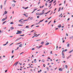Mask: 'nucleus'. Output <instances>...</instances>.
Segmentation results:
<instances>
[{"label": "nucleus", "mask_w": 73, "mask_h": 73, "mask_svg": "<svg viewBox=\"0 0 73 73\" xmlns=\"http://www.w3.org/2000/svg\"><path fill=\"white\" fill-rule=\"evenodd\" d=\"M57 29H58V28H56L55 29L56 30H57Z\"/></svg>", "instance_id": "58"}, {"label": "nucleus", "mask_w": 73, "mask_h": 73, "mask_svg": "<svg viewBox=\"0 0 73 73\" xmlns=\"http://www.w3.org/2000/svg\"><path fill=\"white\" fill-rule=\"evenodd\" d=\"M51 17H50V18H48V20H49V19H50V18H51Z\"/></svg>", "instance_id": "41"}, {"label": "nucleus", "mask_w": 73, "mask_h": 73, "mask_svg": "<svg viewBox=\"0 0 73 73\" xmlns=\"http://www.w3.org/2000/svg\"><path fill=\"white\" fill-rule=\"evenodd\" d=\"M65 68H66V69L68 68V66L67 65H66L65 66Z\"/></svg>", "instance_id": "17"}, {"label": "nucleus", "mask_w": 73, "mask_h": 73, "mask_svg": "<svg viewBox=\"0 0 73 73\" xmlns=\"http://www.w3.org/2000/svg\"><path fill=\"white\" fill-rule=\"evenodd\" d=\"M34 62L35 63L37 62V61H36V59L34 60Z\"/></svg>", "instance_id": "13"}, {"label": "nucleus", "mask_w": 73, "mask_h": 73, "mask_svg": "<svg viewBox=\"0 0 73 73\" xmlns=\"http://www.w3.org/2000/svg\"><path fill=\"white\" fill-rule=\"evenodd\" d=\"M28 27H29V26H26V28H28Z\"/></svg>", "instance_id": "57"}, {"label": "nucleus", "mask_w": 73, "mask_h": 73, "mask_svg": "<svg viewBox=\"0 0 73 73\" xmlns=\"http://www.w3.org/2000/svg\"><path fill=\"white\" fill-rule=\"evenodd\" d=\"M58 27L59 28H61V24L59 25H58Z\"/></svg>", "instance_id": "5"}, {"label": "nucleus", "mask_w": 73, "mask_h": 73, "mask_svg": "<svg viewBox=\"0 0 73 73\" xmlns=\"http://www.w3.org/2000/svg\"><path fill=\"white\" fill-rule=\"evenodd\" d=\"M69 45H70V44L69 43L67 45V47H69Z\"/></svg>", "instance_id": "14"}, {"label": "nucleus", "mask_w": 73, "mask_h": 73, "mask_svg": "<svg viewBox=\"0 0 73 73\" xmlns=\"http://www.w3.org/2000/svg\"><path fill=\"white\" fill-rule=\"evenodd\" d=\"M7 19V17H6L5 18H4V19H3L2 20V21H4L5 20H6V19Z\"/></svg>", "instance_id": "3"}, {"label": "nucleus", "mask_w": 73, "mask_h": 73, "mask_svg": "<svg viewBox=\"0 0 73 73\" xmlns=\"http://www.w3.org/2000/svg\"><path fill=\"white\" fill-rule=\"evenodd\" d=\"M28 19L25 20L23 21H28Z\"/></svg>", "instance_id": "35"}, {"label": "nucleus", "mask_w": 73, "mask_h": 73, "mask_svg": "<svg viewBox=\"0 0 73 73\" xmlns=\"http://www.w3.org/2000/svg\"><path fill=\"white\" fill-rule=\"evenodd\" d=\"M44 6H42V7H41V6L40 7V8H43V7H44Z\"/></svg>", "instance_id": "31"}, {"label": "nucleus", "mask_w": 73, "mask_h": 73, "mask_svg": "<svg viewBox=\"0 0 73 73\" xmlns=\"http://www.w3.org/2000/svg\"><path fill=\"white\" fill-rule=\"evenodd\" d=\"M13 44V43H11V44L10 45V46H11V45H12V44Z\"/></svg>", "instance_id": "46"}, {"label": "nucleus", "mask_w": 73, "mask_h": 73, "mask_svg": "<svg viewBox=\"0 0 73 73\" xmlns=\"http://www.w3.org/2000/svg\"><path fill=\"white\" fill-rule=\"evenodd\" d=\"M39 13H36V15H38V14H39Z\"/></svg>", "instance_id": "34"}, {"label": "nucleus", "mask_w": 73, "mask_h": 73, "mask_svg": "<svg viewBox=\"0 0 73 73\" xmlns=\"http://www.w3.org/2000/svg\"><path fill=\"white\" fill-rule=\"evenodd\" d=\"M13 44V43H11V44L10 45V46H11V45H12V44Z\"/></svg>", "instance_id": "47"}, {"label": "nucleus", "mask_w": 73, "mask_h": 73, "mask_svg": "<svg viewBox=\"0 0 73 73\" xmlns=\"http://www.w3.org/2000/svg\"><path fill=\"white\" fill-rule=\"evenodd\" d=\"M21 38V37L19 38H17V39L15 40V41H18V40H20Z\"/></svg>", "instance_id": "2"}, {"label": "nucleus", "mask_w": 73, "mask_h": 73, "mask_svg": "<svg viewBox=\"0 0 73 73\" xmlns=\"http://www.w3.org/2000/svg\"><path fill=\"white\" fill-rule=\"evenodd\" d=\"M21 42H20L19 43H17V44H21Z\"/></svg>", "instance_id": "54"}, {"label": "nucleus", "mask_w": 73, "mask_h": 73, "mask_svg": "<svg viewBox=\"0 0 73 73\" xmlns=\"http://www.w3.org/2000/svg\"><path fill=\"white\" fill-rule=\"evenodd\" d=\"M19 62H16V63H15V64L13 65V66H14L15 65V66H17V64H18V63Z\"/></svg>", "instance_id": "7"}, {"label": "nucleus", "mask_w": 73, "mask_h": 73, "mask_svg": "<svg viewBox=\"0 0 73 73\" xmlns=\"http://www.w3.org/2000/svg\"><path fill=\"white\" fill-rule=\"evenodd\" d=\"M14 57V55L13 56H11V58H13V57Z\"/></svg>", "instance_id": "44"}, {"label": "nucleus", "mask_w": 73, "mask_h": 73, "mask_svg": "<svg viewBox=\"0 0 73 73\" xmlns=\"http://www.w3.org/2000/svg\"><path fill=\"white\" fill-rule=\"evenodd\" d=\"M34 25H32L31 27H33V26H34Z\"/></svg>", "instance_id": "49"}, {"label": "nucleus", "mask_w": 73, "mask_h": 73, "mask_svg": "<svg viewBox=\"0 0 73 73\" xmlns=\"http://www.w3.org/2000/svg\"><path fill=\"white\" fill-rule=\"evenodd\" d=\"M24 20V19H20L19 21V22H20L22 20Z\"/></svg>", "instance_id": "15"}, {"label": "nucleus", "mask_w": 73, "mask_h": 73, "mask_svg": "<svg viewBox=\"0 0 73 73\" xmlns=\"http://www.w3.org/2000/svg\"><path fill=\"white\" fill-rule=\"evenodd\" d=\"M13 1L14 2V3H16V1Z\"/></svg>", "instance_id": "50"}, {"label": "nucleus", "mask_w": 73, "mask_h": 73, "mask_svg": "<svg viewBox=\"0 0 73 73\" xmlns=\"http://www.w3.org/2000/svg\"><path fill=\"white\" fill-rule=\"evenodd\" d=\"M7 1V0H6L5 1V3H4V4L5 5V4H6V2Z\"/></svg>", "instance_id": "23"}, {"label": "nucleus", "mask_w": 73, "mask_h": 73, "mask_svg": "<svg viewBox=\"0 0 73 73\" xmlns=\"http://www.w3.org/2000/svg\"><path fill=\"white\" fill-rule=\"evenodd\" d=\"M12 6L13 7H14L15 6V4H13L12 5Z\"/></svg>", "instance_id": "19"}, {"label": "nucleus", "mask_w": 73, "mask_h": 73, "mask_svg": "<svg viewBox=\"0 0 73 73\" xmlns=\"http://www.w3.org/2000/svg\"><path fill=\"white\" fill-rule=\"evenodd\" d=\"M51 21H50L48 24V25H49V24H50V22H51Z\"/></svg>", "instance_id": "51"}, {"label": "nucleus", "mask_w": 73, "mask_h": 73, "mask_svg": "<svg viewBox=\"0 0 73 73\" xmlns=\"http://www.w3.org/2000/svg\"><path fill=\"white\" fill-rule=\"evenodd\" d=\"M44 14V12H43L42 13H40V15H43V14Z\"/></svg>", "instance_id": "9"}, {"label": "nucleus", "mask_w": 73, "mask_h": 73, "mask_svg": "<svg viewBox=\"0 0 73 73\" xmlns=\"http://www.w3.org/2000/svg\"><path fill=\"white\" fill-rule=\"evenodd\" d=\"M23 53H24V52L21 53L20 54H20H23Z\"/></svg>", "instance_id": "61"}, {"label": "nucleus", "mask_w": 73, "mask_h": 73, "mask_svg": "<svg viewBox=\"0 0 73 73\" xmlns=\"http://www.w3.org/2000/svg\"><path fill=\"white\" fill-rule=\"evenodd\" d=\"M23 15H24V16H26V15H25V14H23Z\"/></svg>", "instance_id": "63"}, {"label": "nucleus", "mask_w": 73, "mask_h": 73, "mask_svg": "<svg viewBox=\"0 0 73 73\" xmlns=\"http://www.w3.org/2000/svg\"><path fill=\"white\" fill-rule=\"evenodd\" d=\"M67 50H67V49H66L65 50H63L62 51V53H64V52H66V51H67Z\"/></svg>", "instance_id": "6"}, {"label": "nucleus", "mask_w": 73, "mask_h": 73, "mask_svg": "<svg viewBox=\"0 0 73 73\" xmlns=\"http://www.w3.org/2000/svg\"><path fill=\"white\" fill-rule=\"evenodd\" d=\"M72 56V55H70L69 56H68V57H67V59H69V58L70 57H71V56Z\"/></svg>", "instance_id": "8"}, {"label": "nucleus", "mask_w": 73, "mask_h": 73, "mask_svg": "<svg viewBox=\"0 0 73 73\" xmlns=\"http://www.w3.org/2000/svg\"><path fill=\"white\" fill-rule=\"evenodd\" d=\"M13 52H14L13 50H12V54H13Z\"/></svg>", "instance_id": "36"}, {"label": "nucleus", "mask_w": 73, "mask_h": 73, "mask_svg": "<svg viewBox=\"0 0 73 73\" xmlns=\"http://www.w3.org/2000/svg\"><path fill=\"white\" fill-rule=\"evenodd\" d=\"M62 57L63 58H65V56L63 55L62 56Z\"/></svg>", "instance_id": "30"}, {"label": "nucleus", "mask_w": 73, "mask_h": 73, "mask_svg": "<svg viewBox=\"0 0 73 73\" xmlns=\"http://www.w3.org/2000/svg\"><path fill=\"white\" fill-rule=\"evenodd\" d=\"M51 4H52V3H51V4H50V6H48V7H49H49H50V6H51Z\"/></svg>", "instance_id": "33"}, {"label": "nucleus", "mask_w": 73, "mask_h": 73, "mask_svg": "<svg viewBox=\"0 0 73 73\" xmlns=\"http://www.w3.org/2000/svg\"><path fill=\"white\" fill-rule=\"evenodd\" d=\"M20 36H24V34H23V35H20Z\"/></svg>", "instance_id": "32"}, {"label": "nucleus", "mask_w": 73, "mask_h": 73, "mask_svg": "<svg viewBox=\"0 0 73 73\" xmlns=\"http://www.w3.org/2000/svg\"><path fill=\"white\" fill-rule=\"evenodd\" d=\"M62 56H64V55H65V54H64V53L62 52Z\"/></svg>", "instance_id": "29"}, {"label": "nucleus", "mask_w": 73, "mask_h": 73, "mask_svg": "<svg viewBox=\"0 0 73 73\" xmlns=\"http://www.w3.org/2000/svg\"><path fill=\"white\" fill-rule=\"evenodd\" d=\"M42 62H45V60L44 59H43L42 60Z\"/></svg>", "instance_id": "18"}, {"label": "nucleus", "mask_w": 73, "mask_h": 73, "mask_svg": "<svg viewBox=\"0 0 73 73\" xmlns=\"http://www.w3.org/2000/svg\"><path fill=\"white\" fill-rule=\"evenodd\" d=\"M56 2V1H54L53 3V4H54V3H55Z\"/></svg>", "instance_id": "43"}, {"label": "nucleus", "mask_w": 73, "mask_h": 73, "mask_svg": "<svg viewBox=\"0 0 73 73\" xmlns=\"http://www.w3.org/2000/svg\"><path fill=\"white\" fill-rule=\"evenodd\" d=\"M23 45V44H21L19 46V47H21V46H23L22 45Z\"/></svg>", "instance_id": "25"}, {"label": "nucleus", "mask_w": 73, "mask_h": 73, "mask_svg": "<svg viewBox=\"0 0 73 73\" xmlns=\"http://www.w3.org/2000/svg\"><path fill=\"white\" fill-rule=\"evenodd\" d=\"M4 13H5V14L6 15V14H7V11H5V12Z\"/></svg>", "instance_id": "21"}, {"label": "nucleus", "mask_w": 73, "mask_h": 73, "mask_svg": "<svg viewBox=\"0 0 73 73\" xmlns=\"http://www.w3.org/2000/svg\"><path fill=\"white\" fill-rule=\"evenodd\" d=\"M44 42H41L40 44H44Z\"/></svg>", "instance_id": "24"}, {"label": "nucleus", "mask_w": 73, "mask_h": 73, "mask_svg": "<svg viewBox=\"0 0 73 73\" xmlns=\"http://www.w3.org/2000/svg\"><path fill=\"white\" fill-rule=\"evenodd\" d=\"M53 1V0H52L49 3H51Z\"/></svg>", "instance_id": "22"}, {"label": "nucleus", "mask_w": 73, "mask_h": 73, "mask_svg": "<svg viewBox=\"0 0 73 73\" xmlns=\"http://www.w3.org/2000/svg\"><path fill=\"white\" fill-rule=\"evenodd\" d=\"M7 72V70H6L5 71V73H6V72Z\"/></svg>", "instance_id": "60"}, {"label": "nucleus", "mask_w": 73, "mask_h": 73, "mask_svg": "<svg viewBox=\"0 0 73 73\" xmlns=\"http://www.w3.org/2000/svg\"><path fill=\"white\" fill-rule=\"evenodd\" d=\"M10 24H14V23H13V22H11L10 23Z\"/></svg>", "instance_id": "26"}, {"label": "nucleus", "mask_w": 73, "mask_h": 73, "mask_svg": "<svg viewBox=\"0 0 73 73\" xmlns=\"http://www.w3.org/2000/svg\"><path fill=\"white\" fill-rule=\"evenodd\" d=\"M66 35L67 36H68V34L67 33H66Z\"/></svg>", "instance_id": "38"}, {"label": "nucleus", "mask_w": 73, "mask_h": 73, "mask_svg": "<svg viewBox=\"0 0 73 73\" xmlns=\"http://www.w3.org/2000/svg\"><path fill=\"white\" fill-rule=\"evenodd\" d=\"M40 17L39 16H37V18L38 19Z\"/></svg>", "instance_id": "48"}, {"label": "nucleus", "mask_w": 73, "mask_h": 73, "mask_svg": "<svg viewBox=\"0 0 73 73\" xmlns=\"http://www.w3.org/2000/svg\"><path fill=\"white\" fill-rule=\"evenodd\" d=\"M2 7H3V6L2 5H1V9H2Z\"/></svg>", "instance_id": "39"}, {"label": "nucleus", "mask_w": 73, "mask_h": 73, "mask_svg": "<svg viewBox=\"0 0 73 73\" xmlns=\"http://www.w3.org/2000/svg\"><path fill=\"white\" fill-rule=\"evenodd\" d=\"M63 62L64 63H65V62H66L65 61H63Z\"/></svg>", "instance_id": "56"}, {"label": "nucleus", "mask_w": 73, "mask_h": 73, "mask_svg": "<svg viewBox=\"0 0 73 73\" xmlns=\"http://www.w3.org/2000/svg\"><path fill=\"white\" fill-rule=\"evenodd\" d=\"M50 54H52V51H51L50 52Z\"/></svg>", "instance_id": "40"}, {"label": "nucleus", "mask_w": 73, "mask_h": 73, "mask_svg": "<svg viewBox=\"0 0 73 73\" xmlns=\"http://www.w3.org/2000/svg\"><path fill=\"white\" fill-rule=\"evenodd\" d=\"M17 33H16V34H21L22 33V32L21 31H17Z\"/></svg>", "instance_id": "1"}, {"label": "nucleus", "mask_w": 73, "mask_h": 73, "mask_svg": "<svg viewBox=\"0 0 73 73\" xmlns=\"http://www.w3.org/2000/svg\"><path fill=\"white\" fill-rule=\"evenodd\" d=\"M7 21H6L5 22H4L2 24L3 25V24H5V23H6V22H7Z\"/></svg>", "instance_id": "16"}, {"label": "nucleus", "mask_w": 73, "mask_h": 73, "mask_svg": "<svg viewBox=\"0 0 73 73\" xmlns=\"http://www.w3.org/2000/svg\"><path fill=\"white\" fill-rule=\"evenodd\" d=\"M13 44V43H11V44L10 45V46H11V45H12V44Z\"/></svg>", "instance_id": "45"}, {"label": "nucleus", "mask_w": 73, "mask_h": 73, "mask_svg": "<svg viewBox=\"0 0 73 73\" xmlns=\"http://www.w3.org/2000/svg\"><path fill=\"white\" fill-rule=\"evenodd\" d=\"M62 42H63V43H64V42H65V40H63Z\"/></svg>", "instance_id": "62"}, {"label": "nucleus", "mask_w": 73, "mask_h": 73, "mask_svg": "<svg viewBox=\"0 0 73 73\" xmlns=\"http://www.w3.org/2000/svg\"><path fill=\"white\" fill-rule=\"evenodd\" d=\"M8 43V42H7L6 43V44L7 45Z\"/></svg>", "instance_id": "55"}, {"label": "nucleus", "mask_w": 73, "mask_h": 73, "mask_svg": "<svg viewBox=\"0 0 73 73\" xmlns=\"http://www.w3.org/2000/svg\"><path fill=\"white\" fill-rule=\"evenodd\" d=\"M30 19H31V20H32V19H33V18H32V17H31V18Z\"/></svg>", "instance_id": "64"}, {"label": "nucleus", "mask_w": 73, "mask_h": 73, "mask_svg": "<svg viewBox=\"0 0 73 73\" xmlns=\"http://www.w3.org/2000/svg\"><path fill=\"white\" fill-rule=\"evenodd\" d=\"M27 8H28V7H27L25 8V9H27Z\"/></svg>", "instance_id": "37"}, {"label": "nucleus", "mask_w": 73, "mask_h": 73, "mask_svg": "<svg viewBox=\"0 0 73 73\" xmlns=\"http://www.w3.org/2000/svg\"><path fill=\"white\" fill-rule=\"evenodd\" d=\"M70 39H72V38H73V36H71V37H70Z\"/></svg>", "instance_id": "20"}, {"label": "nucleus", "mask_w": 73, "mask_h": 73, "mask_svg": "<svg viewBox=\"0 0 73 73\" xmlns=\"http://www.w3.org/2000/svg\"><path fill=\"white\" fill-rule=\"evenodd\" d=\"M25 23V22H24L23 23H21V24H24Z\"/></svg>", "instance_id": "53"}, {"label": "nucleus", "mask_w": 73, "mask_h": 73, "mask_svg": "<svg viewBox=\"0 0 73 73\" xmlns=\"http://www.w3.org/2000/svg\"><path fill=\"white\" fill-rule=\"evenodd\" d=\"M59 70H60L61 72H62V70L61 69V68H59Z\"/></svg>", "instance_id": "10"}, {"label": "nucleus", "mask_w": 73, "mask_h": 73, "mask_svg": "<svg viewBox=\"0 0 73 73\" xmlns=\"http://www.w3.org/2000/svg\"><path fill=\"white\" fill-rule=\"evenodd\" d=\"M49 42H47V43H46L45 44V45H49Z\"/></svg>", "instance_id": "11"}, {"label": "nucleus", "mask_w": 73, "mask_h": 73, "mask_svg": "<svg viewBox=\"0 0 73 73\" xmlns=\"http://www.w3.org/2000/svg\"><path fill=\"white\" fill-rule=\"evenodd\" d=\"M42 46V45L40 46L39 47L38 46H36V48H37L38 49H39V48H40Z\"/></svg>", "instance_id": "4"}, {"label": "nucleus", "mask_w": 73, "mask_h": 73, "mask_svg": "<svg viewBox=\"0 0 73 73\" xmlns=\"http://www.w3.org/2000/svg\"><path fill=\"white\" fill-rule=\"evenodd\" d=\"M47 9H48L47 8H45L44 9V10H47Z\"/></svg>", "instance_id": "42"}, {"label": "nucleus", "mask_w": 73, "mask_h": 73, "mask_svg": "<svg viewBox=\"0 0 73 73\" xmlns=\"http://www.w3.org/2000/svg\"><path fill=\"white\" fill-rule=\"evenodd\" d=\"M73 51V49L71 50V51L69 52V53H72V52Z\"/></svg>", "instance_id": "12"}, {"label": "nucleus", "mask_w": 73, "mask_h": 73, "mask_svg": "<svg viewBox=\"0 0 73 73\" xmlns=\"http://www.w3.org/2000/svg\"><path fill=\"white\" fill-rule=\"evenodd\" d=\"M32 50H35V48H33L32 49Z\"/></svg>", "instance_id": "52"}, {"label": "nucleus", "mask_w": 73, "mask_h": 73, "mask_svg": "<svg viewBox=\"0 0 73 73\" xmlns=\"http://www.w3.org/2000/svg\"><path fill=\"white\" fill-rule=\"evenodd\" d=\"M11 30H12V29H14V28H13V27H11Z\"/></svg>", "instance_id": "27"}, {"label": "nucleus", "mask_w": 73, "mask_h": 73, "mask_svg": "<svg viewBox=\"0 0 73 73\" xmlns=\"http://www.w3.org/2000/svg\"><path fill=\"white\" fill-rule=\"evenodd\" d=\"M46 22H48V21H47V20H46L45 21V23H46Z\"/></svg>", "instance_id": "59"}, {"label": "nucleus", "mask_w": 73, "mask_h": 73, "mask_svg": "<svg viewBox=\"0 0 73 73\" xmlns=\"http://www.w3.org/2000/svg\"><path fill=\"white\" fill-rule=\"evenodd\" d=\"M19 26H23V25H18Z\"/></svg>", "instance_id": "28"}]
</instances>
